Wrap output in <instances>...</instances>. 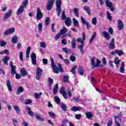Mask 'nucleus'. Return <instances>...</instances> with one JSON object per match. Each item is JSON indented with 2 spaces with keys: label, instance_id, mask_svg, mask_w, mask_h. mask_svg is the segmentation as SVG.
Here are the masks:
<instances>
[{
  "label": "nucleus",
  "instance_id": "nucleus-1",
  "mask_svg": "<svg viewBox=\"0 0 126 126\" xmlns=\"http://www.w3.org/2000/svg\"><path fill=\"white\" fill-rule=\"evenodd\" d=\"M50 60L51 62V66L53 69V72H54V73L59 74V72L63 73L64 72L63 69V66H62V64L59 63L58 64V66L56 65V64H55V61H54V59L53 58H51Z\"/></svg>",
  "mask_w": 126,
  "mask_h": 126
},
{
  "label": "nucleus",
  "instance_id": "nucleus-2",
  "mask_svg": "<svg viewBox=\"0 0 126 126\" xmlns=\"http://www.w3.org/2000/svg\"><path fill=\"white\" fill-rule=\"evenodd\" d=\"M91 65L92 66V69H94L95 67H103V64H100L101 61L98 59H96L94 57L91 58Z\"/></svg>",
  "mask_w": 126,
  "mask_h": 126
},
{
  "label": "nucleus",
  "instance_id": "nucleus-3",
  "mask_svg": "<svg viewBox=\"0 0 126 126\" xmlns=\"http://www.w3.org/2000/svg\"><path fill=\"white\" fill-rule=\"evenodd\" d=\"M62 0H56V12L57 13L58 16L61 15L62 13Z\"/></svg>",
  "mask_w": 126,
  "mask_h": 126
},
{
  "label": "nucleus",
  "instance_id": "nucleus-4",
  "mask_svg": "<svg viewBox=\"0 0 126 126\" xmlns=\"http://www.w3.org/2000/svg\"><path fill=\"white\" fill-rule=\"evenodd\" d=\"M36 17L37 20H41L43 18V13L41 11L40 8H37V9Z\"/></svg>",
  "mask_w": 126,
  "mask_h": 126
},
{
  "label": "nucleus",
  "instance_id": "nucleus-5",
  "mask_svg": "<svg viewBox=\"0 0 126 126\" xmlns=\"http://www.w3.org/2000/svg\"><path fill=\"white\" fill-rule=\"evenodd\" d=\"M86 39V36L85 34V33L83 32L82 33V39L81 38V37H78L77 39V41L78 43H81L83 45V46H84V41H85Z\"/></svg>",
  "mask_w": 126,
  "mask_h": 126
},
{
  "label": "nucleus",
  "instance_id": "nucleus-6",
  "mask_svg": "<svg viewBox=\"0 0 126 126\" xmlns=\"http://www.w3.org/2000/svg\"><path fill=\"white\" fill-rule=\"evenodd\" d=\"M41 75H42V69L38 67L36 68V79H37V80H40Z\"/></svg>",
  "mask_w": 126,
  "mask_h": 126
},
{
  "label": "nucleus",
  "instance_id": "nucleus-7",
  "mask_svg": "<svg viewBox=\"0 0 126 126\" xmlns=\"http://www.w3.org/2000/svg\"><path fill=\"white\" fill-rule=\"evenodd\" d=\"M32 63L33 65H36L37 64V57L36 56V54L32 53L31 54Z\"/></svg>",
  "mask_w": 126,
  "mask_h": 126
},
{
  "label": "nucleus",
  "instance_id": "nucleus-8",
  "mask_svg": "<svg viewBox=\"0 0 126 126\" xmlns=\"http://www.w3.org/2000/svg\"><path fill=\"white\" fill-rule=\"evenodd\" d=\"M11 15H12V10L10 9L7 12L4 14V15H3L4 20H6V19H8L9 17H11Z\"/></svg>",
  "mask_w": 126,
  "mask_h": 126
},
{
  "label": "nucleus",
  "instance_id": "nucleus-9",
  "mask_svg": "<svg viewBox=\"0 0 126 126\" xmlns=\"http://www.w3.org/2000/svg\"><path fill=\"white\" fill-rule=\"evenodd\" d=\"M55 3V0H50L47 4V10H51Z\"/></svg>",
  "mask_w": 126,
  "mask_h": 126
},
{
  "label": "nucleus",
  "instance_id": "nucleus-10",
  "mask_svg": "<svg viewBox=\"0 0 126 126\" xmlns=\"http://www.w3.org/2000/svg\"><path fill=\"white\" fill-rule=\"evenodd\" d=\"M14 31H15V29L14 28L9 29L4 32V36H8V35H10V34L14 33Z\"/></svg>",
  "mask_w": 126,
  "mask_h": 126
},
{
  "label": "nucleus",
  "instance_id": "nucleus-11",
  "mask_svg": "<svg viewBox=\"0 0 126 126\" xmlns=\"http://www.w3.org/2000/svg\"><path fill=\"white\" fill-rule=\"evenodd\" d=\"M118 30L121 31L123 30L124 29V23L123 22V21L121 20H118Z\"/></svg>",
  "mask_w": 126,
  "mask_h": 126
},
{
  "label": "nucleus",
  "instance_id": "nucleus-12",
  "mask_svg": "<svg viewBox=\"0 0 126 126\" xmlns=\"http://www.w3.org/2000/svg\"><path fill=\"white\" fill-rule=\"evenodd\" d=\"M70 12H74L75 16L76 17H79V10L77 8H74V10H72V9H69Z\"/></svg>",
  "mask_w": 126,
  "mask_h": 126
},
{
  "label": "nucleus",
  "instance_id": "nucleus-13",
  "mask_svg": "<svg viewBox=\"0 0 126 126\" xmlns=\"http://www.w3.org/2000/svg\"><path fill=\"white\" fill-rule=\"evenodd\" d=\"M102 36H103V37L105 38V39H107L108 41H109V40L111 39V35H110L109 32L106 31H103L102 32Z\"/></svg>",
  "mask_w": 126,
  "mask_h": 126
},
{
  "label": "nucleus",
  "instance_id": "nucleus-14",
  "mask_svg": "<svg viewBox=\"0 0 126 126\" xmlns=\"http://www.w3.org/2000/svg\"><path fill=\"white\" fill-rule=\"evenodd\" d=\"M24 8H25L23 6H20L16 12L17 15H19L22 14V13H23V12H24Z\"/></svg>",
  "mask_w": 126,
  "mask_h": 126
},
{
  "label": "nucleus",
  "instance_id": "nucleus-15",
  "mask_svg": "<svg viewBox=\"0 0 126 126\" xmlns=\"http://www.w3.org/2000/svg\"><path fill=\"white\" fill-rule=\"evenodd\" d=\"M20 72L22 76L25 77L28 74V73L27 72V71L26 69H25V68L23 67L22 69L20 70Z\"/></svg>",
  "mask_w": 126,
  "mask_h": 126
},
{
  "label": "nucleus",
  "instance_id": "nucleus-16",
  "mask_svg": "<svg viewBox=\"0 0 126 126\" xmlns=\"http://www.w3.org/2000/svg\"><path fill=\"white\" fill-rule=\"evenodd\" d=\"M65 24L68 27H69L70 25H71V19H70L69 17L66 18L65 20Z\"/></svg>",
  "mask_w": 126,
  "mask_h": 126
},
{
  "label": "nucleus",
  "instance_id": "nucleus-17",
  "mask_svg": "<svg viewBox=\"0 0 126 126\" xmlns=\"http://www.w3.org/2000/svg\"><path fill=\"white\" fill-rule=\"evenodd\" d=\"M109 48L111 49H115V39L112 38L110 41V43L109 44Z\"/></svg>",
  "mask_w": 126,
  "mask_h": 126
},
{
  "label": "nucleus",
  "instance_id": "nucleus-18",
  "mask_svg": "<svg viewBox=\"0 0 126 126\" xmlns=\"http://www.w3.org/2000/svg\"><path fill=\"white\" fill-rule=\"evenodd\" d=\"M10 60V58L8 56L5 57L2 60V62H3L4 64L5 65H8V63H7L8 61H9Z\"/></svg>",
  "mask_w": 126,
  "mask_h": 126
},
{
  "label": "nucleus",
  "instance_id": "nucleus-19",
  "mask_svg": "<svg viewBox=\"0 0 126 126\" xmlns=\"http://www.w3.org/2000/svg\"><path fill=\"white\" fill-rule=\"evenodd\" d=\"M81 108V106H73L71 108V111H72L73 112H77V111H80Z\"/></svg>",
  "mask_w": 126,
  "mask_h": 126
},
{
  "label": "nucleus",
  "instance_id": "nucleus-20",
  "mask_svg": "<svg viewBox=\"0 0 126 126\" xmlns=\"http://www.w3.org/2000/svg\"><path fill=\"white\" fill-rule=\"evenodd\" d=\"M35 116L36 120H38V121H40L41 122H44V121H45V119H44V118L41 117L40 114H35Z\"/></svg>",
  "mask_w": 126,
  "mask_h": 126
},
{
  "label": "nucleus",
  "instance_id": "nucleus-21",
  "mask_svg": "<svg viewBox=\"0 0 126 126\" xmlns=\"http://www.w3.org/2000/svg\"><path fill=\"white\" fill-rule=\"evenodd\" d=\"M24 91V89H23V88H22V87H19L16 94H17V95H19L20 93H23Z\"/></svg>",
  "mask_w": 126,
  "mask_h": 126
},
{
  "label": "nucleus",
  "instance_id": "nucleus-22",
  "mask_svg": "<svg viewBox=\"0 0 126 126\" xmlns=\"http://www.w3.org/2000/svg\"><path fill=\"white\" fill-rule=\"evenodd\" d=\"M84 9L86 11L89 15L91 14V10H90V7L88 6H86L84 7Z\"/></svg>",
  "mask_w": 126,
  "mask_h": 126
},
{
  "label": "nucleus",
  "instance_id": "nucleus-23",
  "mask_svg": "<svg viewBox=\"0 0 126 126\" xmlns=\"http://www.w3.org/2000/svg\"><path fill=\"white\" fill-rule=\"evenodd\" d=\"M16 66H12V67L11 68V73L12 75H14V74H16Z\"/></svg>",
  "mask_w": 126,
  "mask_h": 126
},
{
  "label": "nucleus",
  "instance_id": "nucleus-24",
  "mask_svg": "<svg viewBox=\"0 0 126 126\" xmlns=\"http://www.w3.org/2000/svg\"><path fill=\"white\" fill-rule=\"evenodd\" d=\"M72 48L75 49L76 46V40L75 38H72V41L71 42Z\"/></svg>",
  "mask_w": 126,
  "mask_h": 126
},
{
  "label": "nucleus",
  "instance_id": "nucleus-25",
  "mask_svg": "<svg viewBox=\"0 0 126 126\" xmlns=\"http://www.w3.org/2000/svg\"><path fill=\"white\" fill-rule=\"evenodd\" d=\"M13 109L15 110L16 113L18 114V115L20 113V108L17 105H14Z\"/></svg>",
  "mask_w": 126,
  "mask_h": 126
},
{
  "label": "nucleus",
  "instance_id": "nucleus-26",
  "mask_svg": "<svg viewBox=\"0 0 126 126\" xmlns=\"http://www.w3.org/2000/svg\"><path fill=\"white\" fill-rule=\"evenodd\" d=\"M120 71L121 73L125 72V63L124 62H122L121 63Z\"/></svg>",
  "mask_w": 126,
  "mask_h": 126
},
{
  "label": "nucleus",
  "instance_id": "nucleus-27",
  "mask_svg": "<svg viewBox=\"0 0 126 126\" xmlns=\"http://www.w3.org/2000/svg\"><path fill=\"white\" fill-rule=\"evenodd\" d=\"M115 53H116L119 57L122 56V55H125V52L122 50H115Z\"/></svg>",
  "mask_w": 126,
  "mask_h": 126
},
{
  "label": "nucleus",
  "instance_id": "nucleus-28",
  "mask_svg": "<svg viewBox=\"0 0 126 126\" xmlns=\"http://www.w3.org/2000/svg\"><path fill=\"white\" fill-rule=\"evenodd\" d=\"M18 41V38L16 36H14L12 38L11 42L13 44H16Z\"/></svg>",
  "mask_w": 126,
  "mask_h": 126
},
{
  "label": "nucleus",
  "instance_id": "nucleus-29",
  "mask_svg": "<svg viewBox=\"0 0 126 126\" xmlns=\"http://www.w3.org/2000/svg\"><path fill=\"white\" fill-rule=\"evenodd\" d=\"M7 87L10 92L12 91L11 84H10V82L9 81H7Z\"/></svg>",
  "mask_w": 126,
  "mask_h": 126
},
{
  "label": "nucleus",
  "instance_id": "nucleus-30",
  "mask_svg": "<svg viewBox=\"0 0 126 126\" xmlns=\"http://www.w3.org/2000/svg\"><path fill=\"white\" fill-rule=\"evenodd\" d=\"M78 72L80 75H83L84 74V69L83 67H80L78 68Z\"/></svg>",
  "mask_w": 126,
  "mask_h": 126
},
{
  "label": "nucleus",
  "instance_id": "nucleus-31",
  "mask_svg": "<svg viewBox=\"0 0 126 126\" xmlns=\"http://www.w3.org/2000/svg\"><path fill=\"white\" fill-rule=\"evenodd\" d=\"M58 90H59V85L58 84H56L54 86V89L53 90V94H57Z\"/></svg>",
  "mask_w": 126,
  "mask_h": 126
},
{
  "label": "nucleus",
  "instance_id": "nucleus-32",
  "mask_svg": "<svg viewBox=\"0 0 126 126\" xmlns=\"http://www.w3.org/2000/svg\"><path fill=\"white\" fill-rule=\"evenodd\" d=\"M120 62H121V60H120L117 57L115 58L114 60V63L116 66H117V67H119V64H120Z\"/></svg>",
  "mask_w": 126,
  "mask_h": 126
},
{
  "label": "nucleus",
  "instance_id": "nucleus-33",
  "mask_svg": "<svg viewBox=\"0 0 126 126\" xmlns=\"http://www.w3.org/2000/svg\"><path fill=\"white\" fill-rule=\"evenodd\" d=\"M105 3L106 4V6H108V7L113 6V2H112V1H110L109 0H106Z\"/></svg>",
  "mask_w": 126,
  "mask_h": 126
},
{
  "label": "nucleus",
  "instance_id": "nucleus-34",
  "mask_svg": "<svg viewBox=\"0 0 126 126\" xmlns=\"http://www.w3.org/2000/svg\"><path fill=\"white\" fill-rule=\"evenodd\" d=\"M95 38H96V32H94L93 33L91 38L90 39L89 43L91 44L92 43L93 40H94V39H95Z\"/></svg>",
  "mask_w": 126,
  "mask_h": 126
},
{
  "label": "nucleus",
  "instance_id": "nucleus-35",
  "mask_svg": "<svg viewBox=\"0 0 126 126\" xmlns=\"http://www.w3.org/2000/svg\"><path fill=\"white\" fill-rule=\"evenodd\" d=\"M86 116L88 119H92L93 115H92V112H88L86 113Z\"/></svg>",
  "mask_w": 126,
  "mask_h": 126
},
{
  "label": "nucleus",
  "instance_id": "nucleus-36",
  "mask_svg": "<svg viewBox=\"0 0 126 126\" xmlns=\"http://www.w3.org/2000/svg\"><path fill=\"white\" fill-rule=\"evenodd\" d=\"M83 45H79L78 48L80 50V53H82L83 55L84 54V49H83Z\"/></svg>",
  "mask_w": 126,
  "mask_h": 126
},
{
  "label": "nucleus",
  "instance_id": "nucleus-37",
  "mask_svg": "<svg viewBox=\"0 0 126 126\" xmlns=\"http://www.w3.org/2000/svg\"><path fill=\"white\" fill-rule=\"evenodd\" d=\"M27 110L28 111V113L30 116H33L34 112L31 111V108L29 107H27Z\"/></svg>",
  "mask_w": 126,
  "mask_h": 126
},
{
  "label": "nucleus",
  "instance_id": "nucleus-38",
  "mask_svg": "<svg viewBox=\"0 0 126 126\" xmlns=\"http://www.w3.org/2000/svg\"><path fill=\"white\" fill-rule=\"evenodd\" d=\"M107 17L109 21H112V20H113V18L112 17V16H111V13L108 11L107 12Z\"/></svg>",
  "mask_w": 126,
  "mask_h": 126
},
{
  "label": "nucleus",
  "instance_id": "nucleus-39",
  "mask_svg": "<svg viewBox=\"0 0 126 126\" xmlns=\"http://www.w3.org/2000/svg\"><path fill=\"white\" fill-rule=\"evenodd\" d=\"M66 32H67V29H65L64 27H63V29H62L59 33H61V35H63V34H65Z\"/></svg>",
  "mask_w": 126,
  "mask_h": 126
},
{
  "label": "nucleus",
  "instance_id": "nucleus-40",
  "mask_svg": "<svg viewBox=\"0 0 126 126\" xmlns=\"http://www.w3.org/2000/svg\"><path fill=\"white\" fill-rule=\"evenodd\" d=\"M62 50L65 54H69L70 53V50L68 49V48L63 47L62 48Z\"/></svg>",
  "mask_w": 126,
  "mask_h": 126
},
{
  "label": "nucleus",
  "instance_id": "nucleus-41",
  "mask_svg": "<svg viewBox=\"0 0 126 126\" xmlns=\"http://www.w3.org/2000/svg\"><path fill=\"white\" fill-rule=\"evenodd\" d=\"M76 68H77V65H75L70 70V72L73 73V75H75V73H76V72H75Z\"/></svg>",
  "mask_w": 126,
  "mask_h": 126
},
{
  "label": "nucleus",
  "instance_id": "nucleus-42",
  "mask_svg": "<svg viewBox=\"0 0 126 126\" xmlns=\"http://www.w3.org/2000/svg\"><path fill=\"white\" fill-rule=\"evenodd\" d=\"M41 95H42V93H40L39 94L35 93L34 94V98L35 99H40L41 97Z\"/></svg>",
  "mask_w": 126,
  "mask_h": 126
},
{
  "label": "nucleus",
  "instance_id": "nucleus-43",
  "mask_svg": "<svg viewBox=\"0 0 126 126\" xmlns=\"http://www.w3.org/2000/svg\"><path fill=\"white\" fill-rule=\"evenodd\" d=\"M27 4H28V0H25L22 2L21 6L25 8L27 6Z\"/></svg>",
  "mask_w": 126,
  "mask_h": 126
},
{
  "label": "nucleus",
  "instance_id": "nucleus-44",
  "mask_svg": "<svg viewBox=\"0 0 126 126\" xmlns=\"http://www.w3.org/2000/svg\"><path fill=\"white\" fill-rule=\"evenodd\" d=\"M73 22L74 27L78 26V25H79L78 21H77V20H76V19H75V18H73Z\"/></svg>",
  "mask_w": 126,
  "mask_h": 126
},
{
  "label": "nucleus",
  "instance_id": "nucleus-45",
  "mask_svg": "<svg viewBox=\"0 0 126 126\" xmlns=\"http://www.w3.org/2000/svg\"><path fill=\"white\" fill-rule=\"evenodd\" d=\"M38 32L41 33L42 32V29H43V25L40 23L38 25Z\"/></svg>",
  "mask_w": 126,
  "mask_h": 126
},
{
  "label": "nucleus",
  "instance_id": "nucleus-46",
  "mask_svg": "<svg viewBox=\"0 0 126 126\" xmlns=\"http://www.w3.org/2000/svg\"><path fill=\"white\" fill-rule=\"evenodd\" d=\"M60 92L62 94V95L65 94L66 93V92L64 90V87H62L61 89L60 90Z\"/></svg>",
  "mask_w": 126,
  "mask_h": 126
},
{
  "label": "nucleus",
  "instance_id": "nucleus-47",
  "mask_svg": "<svg viewBox=\"0 0 126 126\" xmlns=\"http://www.w3.org/2000/svg\"><path fill=\"white\" fill-rule=\"evenodd\" d=\"M62 109L64 111V112H66V105L65 104L62 103L61 104Z\"/></svg>",
  "mask_w": 126,
  "mask_h": 126
},
{
  "label": "nucleus",
  "instance_id": "nucleus-48",
  "mask_svg": "<svg viewBox=\"0 0 126 126\" xmlns=\"http://www.w3.org/2000/svg\"><path fill=\"white\" fill-rule=\"evenodd\" d=\"M30 51H31V47H29L26 52V58H29V54H30Z\"/></svg>",
  "mask_w": 126,
  "mask_h": 126
},
{
  "label": "nucleus",
  "instance_id": "nucleus-49",
  "mask_svg": "<svg viewBox=\"0 0 126 126\" xmlns=\"http://www.w3.org/2000/svg\"><path fill=\"white\" fill-rule=\"evenodd\" d=\"M54 100H55V102H56L57 104H60V103H61V99L59 96H55Z\"/></svg>",
  "mask_w": 126,
  "mask_h": 126
},
{
  "label": "nucleus",
  "instance_id": "nucleus-50",
  "mask_svg": "<svg viewBox=\"0 0 126 126\" xmlns=\"http://www.w3.org/2000/svg\"><path fill=\"white\" fill-rule=\"evenodd\" d=\"M50 22H51V20H50V18L46 17L45 19V25L48 26L50 24Z\"/></svg>",
  "mask_w": 126,
  "mask_h": 126
},
{
  "label": "nucleus",
  "instance_id": "nucleus-51",
  "mask_svg": "<svg viewBox=\"0 0 126 126\" xmlns=\"http://www.w3.org/2000/svg\"><path fill=\"white\" fill-rule=\"evenodd\" d=\"M6 44H7V42L6 41L4 42V41L0 40V46H1V47H4L5 45H6Z\"/></svg>",
  "mask_w": 126,
  "mask_h": 126
},
{
  "label": "nucleus",
  "instance_id": "nucleus-52",
  "mask_svg": "<svg viewBox=\"0 0 126 126\" xmlns=\"http://www.w3.org/2000/svg\"><path fill=\"white\" fill-rule=\"evenodd\" d=\"M49 115L50 117H51V118H53V119H55L56 118V114L53 112H48Z\"/></svg>",
  "mask_w": 126,
  "mask_h": 126
},
{
  "label": "nucleus",
  "instance_id": "nucleus-53",
  "mask_svg": "<svg viewBox=\"0 0 126 126\" xmlns=\"http://www.w3.org/2000/svg\"><path fill=\"white\" fill-rule=\"evenodd\" d=\"M92 22L93 25H96L97 24V18H96L95 17L93 18Z\"/></svg>",
  "mask_w": 126,
  "mask_h": 126
},
{
  "label": "nucleus",
  "instance_id": "nucleus-54",
  "mask_svg": "<svg viewBox=\"0 0 126 126\" xmlns=\"http://www.w3.org/2000/svg\"><path fill=\"white\" fill-rule=\"evenodd\" d=\"M25 105H30V104H32V100L31 99H27L25 102Z\"/></svg>",
  "mask_w": 126,
  "mask_h": 126
},
{
  "label": "nucleus",
  "instance_id": "nucleus-55",
  "mask_svg": "<svg viewBox=\"0 0 126 126\" xmlns=\"http://www.w3.org/2000/svg\"><path fill=\"white\" fill-rule=\"evenodd\" d=\"M62 18L63 20H64V19H66V16H65V12L64 11L62 12Z\"/></svg>",
  "mask_w": 126,
  "mask_h": 126
},
{
  "label": "nucleus",
  "instance_id": "nucleus-56",
  "mask_svg": "<svg viewBox=\"0 0 126 126\" xmlns=\"http://www.w3.org/2000/svg\"><path fill=\"white\" fill-rule=\"evenodd\" d=\"M69 60L71 61V62H75V61H76V58L75 57L71 56L69 57Z\"/></svg>",
  "mask_w": 126,
  "mask_h": 126
},
{
  "label": "nucleus",
  "instance_id": "nucleus-57",
  "mask_svg": "<svg viewBox=\"0 0 126 126\" xmlns=\"http://www.w3.org/2000/svg\"><path fill=\"white\" fill-rule=\"evenodd\" d=\"M20 61L22 62L23 61V52H20L19 54Z\"/></svg>",
  "mask_w": 126,
  "mask_h": 126
},
{
  "label": "nucleus",
  "instance_id": "nucleus-58",
  "mask_svg": "<svg viewBox=\"0 0 126 126\" xmlns=\"http://www.w3.org/2000/svg\"><path fill=\"white\" fill-rule=\"evenodd\" d=\"M113 125V120L112 119H110L107 124V126H112V125Z\"/></svg>",
  "mask_w": 126,
  "mask_h": 126
},
{
  "label": "nucleus",
  "instance_id": "nucleus-59",
  "mask_svg": "<svg viewBox=\"0 0 126 126\" xmlns=\"http://www.w3.org/2000/svg\"><path fill=\"white\" fill-rule=\"evenodd\" d=\"M48 82L49 84H53V83L54 82V79H52L51 77L48 78Z\"/></svg>",
  "mask_w": 126,
  "mask_h": 126
},
{
  "label": "nucleus",
  "instance_id": "nucleus-60",
  "mask_svg": "<svg viewBox=\"0 0 126 126\" xmlns=\"http://www.w3.org/2000/svg\"><path fill=\"white\" fill-rule=\"evenodd\" d=\"M108 32L111 34V35H113L114 33V31L113 30V28H109L108 29Z\"/></svg>",
  "mask_w": 126,
  "mask_h": 126
},
{
  "label": "nucleus",
  "instance_id": "nucleus-61",
  "mask_svg": "<svg viewBox=\"0 0 126 126\" xmlns=\"http://www.w3.org/2000/svg\"><path fill=\"white\" fill-rule=\"evenodd\" d=\"M40 45L41 48H46V43L40 42Z\"/></svg>",
  "mask_w": 126,
  "mask_h": 126
},
{
  "label": "nucleus",
  "instance_id": "nucleus-62",
  "mask_svg": "<svg viewBox=\"0 0 126 126\" xmlns=\"http://www.w3.org/2000/svg\"><path fill=\"white\" fill-rule=\"evenodd\" d=\"M81 116H82L81 114H77V115H75V118L77 120H80V118H81Z\"/></svg>",
  "mask_w": 126,
  "mask_h": 126
},
{
  "label": "nucleus",
  "instance_id": "nucleus-63",
  "mask_svg": "<svg viewBox=\"0 0 126 126\" xmlns=\"http://www.w3.org/2000/svg\"><path fill=\"white\" fill-rule=\"evenodd\" d=\"M73 99L75 101V102H77V103H78V102H80V99L77 97H73Z\"/></svg>",
  "mask_w": 126,
  "mask_h": 126
},
{
  "label": "nucleus",
  "instance_id": "nucleus-64",
  "mask_svg": "<svg viewBox=\"0 0 126 126\" xmlns=\"http://www.w3.org/2000/svg\"><path fill=\"white\" fill-rule=\"evenodd\" d=\"M64 82H68V76L65 75L64 76Z\"/></svg>",
  "mask_w": 126,
  "mask_h": 126
}]
</instances>
